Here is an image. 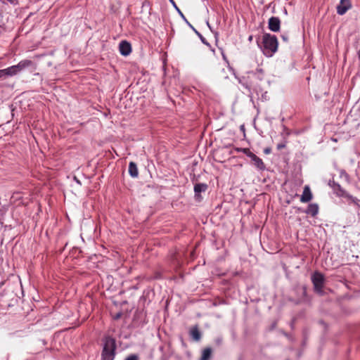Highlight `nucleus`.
Returning a JSON list of instances; mask_svg holds the SVG:
<instances>
[{"label": "nucleus", "instance_id": "14", "mask_svg": "<svg viewBox=\"0 0 360 360\" xmlns=\"http://www.w3.org/2000/svg\"><path fill=\"white\" fill-rule=\"evenodd\" d=\"M207 188V185L205 184H196L194 186V192L195 195H198L201 192H205Z\"/></svg>", "mask_w": 360, "mask_h": 360}, {"label": "nucleus", "instance_id": "12", "mask_svg": "<svg viewBox=\"0 0 360 360\" xmlns=\"http://www.w3.org/2000/svg\"><path fill=\"white\" fill-rule=\"evenodd\" d=\"M129 173L133 178H136L139 175V171L136 165L134 162H130L129 165Z\"/></svg>", "mask_w": 360, "mask_h": 360}, {"label": "nucleus", "instance_id": "8", "mask_svg": "<svg viewBox=\"0 0 360 360\" xmlns=\"http://www.w3.org/2000/svg\"><path fill=\"white\" fill-rule=\"evenodd\" d=\"M16 75L17 73L14 65L0 70V79H6L8 77H12Z\"/></svg>", "mask_w": 360, "mask_h": 360}, {"label": "nucleus", "instance_id": "25", "mask_svg": "<svg viewBox=\"0 0 360 360\" xmlns=\"http://www.w3.org/2000/svg\"><path fill=\"white\" fill-rule=\"evenodd\" d=\"M220 51H221V53L222 54V56H223V58L226 60V58L224 53V51L219 48Z\"/></svg>", "mask_w": 360, "mask_h": 360}, {"label": "nucleus", "instance_id": "27", "mask_svg": "<svg viewBox=\"0 0 360 360\" xmlns=\"http://www.w3.org/2000/svg\"><path fill=\"white\" fill-rule=\"evenodd\" d=\"M257 70L259 72L262 73V69H257Z\"/></svg>", "mask_w": 360, "mask_h": 360}, {"label": "nucleus", "instance_id": "17", "mask_svg": "<svg viewBox=\"0 0 360 360\" xmlns=\"http://www.w3.org/2000/svg\"><path fill=\"white\" fill-rule=\"evenodd\" d=\"M211 349L210 348H206L202 351V356L200 360H209L211 356Z\"/></svg>", "mask_w": 360, "mask_h": 360}, {"label": "nucleus", "instance_id": "5", "mask_svg": "<svg viewBox=\"0 0 360 360\" xmlns=\"http://www.w3.org/2000/svg\"><path fill=\"white\" fill-rule=\"evenodd\" d=\"M351 8L350 0H340V4L337 6V13L342 15Z\"/></svg>", "mask_w": 360, "mask_h": 360}, {"label": "nucleus", "instance_id": "10", "mask_svg": "<svg viewBox=\"0 0 360 360\" xmlns=\"http://www.w3.org/2000/svg\"><path fill=\"white\" fill-rule=\"evenodd\" d=\"M312 199V193L309 186L304 187L303 193L300 198L302 202H308Z\"/></svg>", "mask_w": 360, "mask_h": 360}, {"label": "nucleus", "instance_id": "22", "mask_svg": "<svg viewBox=\"0 0 360 360\" xmlns=\"http://www.w3.org/2000/svg\"><path fill=\"white\" fill-rule=\"evenodd\" d=\"M119 45L123 46V45H130L129 42H127L125 40H122L120 42Z\"/></svg>", "mask_w": 360, "mask_h": 360}, {"label": "nucleus", "instance_id": "15", "mask_svg": "<svg viewBox=\"0 0 360 360\" xmlns=\"http://www.w3.org/2000/svg\"><path fill=\"white\" fill-rule=\"evenodd\" d=\"M120 53L124 56H127L131 53V46H118Z\"/></svg>", "mask_w": 360, "mask_h": 360}, {"label": "nucleus", "instance_id": "19", "mask_svg": "<svg viewBox=\"0 0 360 360\" xmlns=\"http://www.w3.org/2000/svg\"><path fill=\"white\" fill-rule=\"evenodd\" d=\"M125 360H138V357L136 355H131L127 357Z\"/></svg>", "mask_w": 360, "mask_h": 360}, {"label": "nucleus", "instance_id": "9", "mask_svg": "<svg viewBox=\"0 0 360 360\" xmlns=\"http://www.w3.org/2000/svg\"><path fill=\"white\" fill-rule=\"evenodd\" d=\"M269 28L273 32H278L280 29L281 20L278 17H271L269 20Z\"/></svg>", "mask_w": 360, "mask_h": 360}, {"label": "nucleus", "instance_id": "23", "mask_svg": "<svg viewBox=\"0 0 360 360\" xmlns=\"http://www.w3.org/2000/svg\"><path fill=\"white\" fill-rule=\"evenodd\" d=\"M264 153L265 154H269L271 153V148H266L264 150Z\"/></svg>", "mask_w": 360, "mask_h": 360}, {"label": "nucleus", "instance_id": "7", "mask_svg": "<svg viewBox=\"0 0 360 360\" xmlns=\"http://www.w3.org/2000/svg\"><path fill=\"white\" fill-rule=\"evenodd\" d=\"M263 45H278V40L275 35L264 34L262 37Z\"/></svg>", "mask_w": 360, "mask_h": 360}, {"label": "nucleus", "instance_id": "21", "mask_svg": "<svg viewBox=\"0 0 360 360\" xmlns=\"http://www.w3.org/2000/svg\"><path fill=\"white\" fill-rule=\"evenodd\" d=\"M281 37H282V39H283V42H285V43L288 42V35H287V34H282V35H281Z\"/></svg>", "mask_w": 360, "mask_h": 360}, {"label": "nucleus", "instance_id": "4", "mask_svg": "<svg viewBox=\"0 0 360 360\" xmlns=\"http://www.w3.org/2000/svg\"><path fill=\"white\" fill-rule=\"evenodd\" d=\"M14 68L16 73L18 74L26 68H35V64L30 60H22L20 61L17 65H14Z\"/></svg>", "mask_w": 360, "mask_h": 360}, {"label": "nucleus", "instance_id": "26", "mask_svg": "<svg viewBox=\"0 0 360 360\" xmlns=\"http://www.w3.org/2000/svg\"><path fill=\"white\" fill-rule=\"evenodd\" d=\"M201 40H202V42L203 44H205V45H209V44H208V43H207V42L205 41V39H204V38L201 37Z\"/></svg>", "mask_w": 360, "mask_h": 360}, {"label": "nucleus", "instance_id": "3", "mask_svg": "<svg viewBox=\"0 0 360 360\" xmlns=\"http://www.w3.org/2000/svg\"><path fill=\"white\" fill-rule=\"evenodd\" d=\"M324 276L319 272H314L311 276V281L313 283L314 290L319 293L322 294V288L324 283Z\"/></svg>", "mask_w": 360, "mask_h": 360}, {"label": "nucleus", "instance_id": "16", "mask_svg": "<svg viewBox=\"0 0 360 360\" xmlns=\"http://www.w3.org/2000/svg\"><path fill=\"white\" fill-rule=\"evenodd\" d=\"M190 333L193 339L195 341H198L200 339V333L197 327L193 328Z\"/></svg>", "mask_w": 360, "mask_h": 360}, {"label": "nucleus", "instance_id": "6", "mask_svg": "<svg viewBox=\"0 0 360 360\" xmlns=\"http://www.w3.org/2000/svg\"><path fill=\"white\" fill-rule=\"evenodd\" d=\"M249 158L251 159L252 162H253L254 165L261 171H263L265 169V165L263 162L262 160L257 157L255 154L253 153H250Z\"/></svg>", "mask_w": 360, "mask_h": 360}, {"label": "nucleus", "instance_id": "20", "mask_svg": "<svg viewBox=\"0 0 360 360\" xmlns=\"http://www.w3.org/2000/svg\"><path fill=\"white\" fill-rule=\"evenodd\" d=\"M285 147V143H279L277 145V149L278 150H281L283 148H284Z\"/></svg>", "mask_w": 360, "mask_h": 360}, {"label": "nucleus", "instance_id": "13", "mask_svg": "<svg viewBox=\"0 0 360 360\" xmlns=\"http://www.w3.org/2000/svg\"><path fill=\"white\" fill-rule=\"evenodd\" d=\"M319 212V207L317 204L311 203L308 205L306 210V213L311 215L312 217L316 216Z\"/></svg>", "mask_w": 360, "mask_h": 360}, {"label": "nucleus", "instance_id": "1", "mask_svg": "<svg viewBox=\"0 0 360 360\" xmlns=\"http://www.w3.org/2000/svg\"><path fill=\"white\" fill-rule=\"evenodd\" d=\"M116 350L115 340L111 337H105L101 353L102 360H114Z\"/></svg>", "mask_w": 360, "mask_h": 360}, {"label": "nucleus", "instance_id": "18", "mask_svg": "<svg viewBox=\"0 0 360 360\" xmlns=\"http://www.w3.org/2000/svg\"><path fill=\"white\" fill-rule=\"evenodd\" d=\"M237 150L243 152L248 157H249L250 153H252L248 148H238Z\"/></svg>", "mask_w": 360, "mask_h": 360}, {"label": "nucleus", "instance_id": "2", "mask_svg": "<svg viewBox=\"0 0 360 360\" xmlns=\"http://www.w3.org/2000/svg\"><path fill=\"white\" fill-rule=\"evenodd\" d=\"M333 188L338 197L347 198L351 203L359 206V200L356 198L349 195L345 190H344L339 184L333 183Z\"/></svg>", "mask_w": 360, "mask_h": 360}, {"label": "nucleus", "instance_id": "24", "mask_svg": "<svg viewBox=\"0 0 360 360\" xmlns=\"http://www.w3.org/2000/svg\"><path fill=\"white\" fill-rule=\"evenodd\" d=\"M170 1L173 4V5L174 6V7L179 11V12L181 13V11H179V9L177 8V6H176L174 1L173 0H170Z\"/></svg>", "mask_w": 360, "mask_h": 360}, {"label": "nucleus", "instance_id": "28", "mask_svg": "<svg viewBox=\"0 0 360 360\" xmlns=\"http://www.w3.org/2000/svg\"><path fill=\"white\" fill-rule=\"evenodd\" d=\"M359 59H360V49H359Z\"/></svg>", "mask_w": 360, "mask_h": 360}, {"label": "nucleus", "instance_id": "11", "mask_svg": "<svg viewBox=\"0 0 360 360\" xmlns=\"http://www.w3.org/2000/svg\"><path fill=\"white\" fill-rule=\"evenodd\" d=\"M260 51L266 57H271L277 51L278 46H259Z\"/></svg>", "mask_w": 360, "mask_h": 360}]
</instances>
